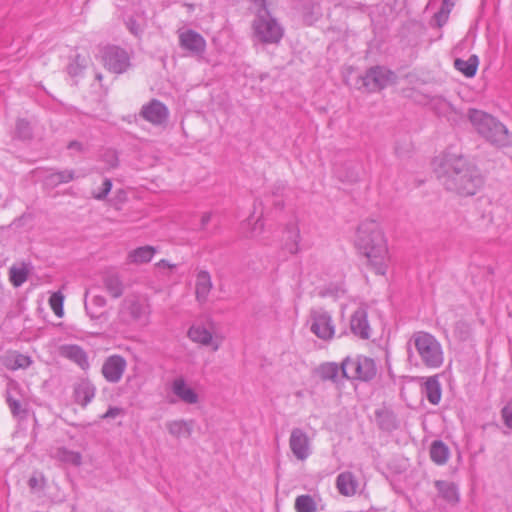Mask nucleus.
I'll return each mask as SVG.
<instances>
[{
  "label": "nucleus",
  "instance_id": "nucleus-14",
  "mask_svg": "<svg viewBox=\"0 0 512 512\" xmlns=\"http://www.w3.org/2000/svg\"><path fill=\"white\" fill-rule=\"evenodd\" d=\"M127 367V362L120 355L109 356L102 365V375L110 383H118Z\"/></svg>",
  "mask_w": 512,
  "mask_h": 512
},
{
  "label": "nucleus",
  "instance_id": "nucleus-53",
  "mask_svg": "<svg viewBox=\"0 0 512 512\" xmlns=\"http://www.w3.org/2000/svg\"><path fill=\"white\" fill-rule=\"evenodd\" d=\"M158 267H165V268H169V269H173L176 267L175 264H171L169 263L167 260L165 259H162L160 260L157 264H156Z\"/></svg>",
  "mask_w": 512,
  "mask_h": 512
},
{
  "label": "nucleus",
  "instance_id": "nucleus-50",
  "mask_svg": "<svg viewBox=\"0 0 512 512\" xmlns=\"http://www.w3.org/2000/svg\"><path fill=\"white\" fill-rule=\"evenodd\" d=\"M27 219H31V215L30 214H23L20 217L16 218L13 221L12 225H14L17 228L22 227L24 225L25 220H27Z\"/></svg>",
  "mask_w": 512,
  "mask_h": 512
},
{
  "label": "nucleus",
  "instance_id": "nucleus-10",
  "mask_svg": "<svg viewBox=\"0 0 512 512\" xmlns=\"http://www.w3.org/2000/svg\"><path fill=\"white\" fill-rule=\"evenodd\" d=\"M393 73L383 67L376 66L370 68L364 76L360 77L361 85L369 92H375L383 89L390 82Z\"/></svg>",
  "mask_w": 512,
  "mask_h": 512
},
{
  "label": "nucleus",
  "instance_id": "nucleus-15",
  "mask_svg": "<svg viewBox=\"0 0 512 512\" xmlns=\"http://www.w3.org/2000/svg\"><path fill=\"white\" fill-rule=\"evenodd\" d=\"M289 446L298 460H305L310 455V442L307 434L300 428H294L289 438Z\"/></svg>",
  "mask_w": 512,
  "mask_h": 512
},
{
  "label": "nucleus",
  "instance_id": "nucleus-32",
  "mask_svg": "<svg viewBox=\"0 0 512 512\" xmlns=\"http://www.w3.org/2000/svg\"><path fill=\"white\" fill-rule=\"evenodd\" d=\"M479 65V59L476 55H471L467 60L455 59L454 67L466 77H473Z\"/></svg>",
  "mask_w": 512,
  "mask_h": 512
},
{
  "label": "nucleus",
  "instance_id": "nucleus-29",
  "mask_svg": "<svg viewBox=\"0 0 512 512\" xmlns=\"http://www.w3.org/2000/svg\"><path fill=\"white\" fill-rule=\"evenodd\" d=\"M318 375L322 380H329L333 383H338L340 379L343 377L341 376V364L338 365L334 362H327L321 364L317 369Z\"/></svg>",
  "mask_w": 512,
  "mask_h": 512
},
{
  "label": "nucleus",
  "instance_id": "nucleus-46",
  "mask_svg": "<svg viewBox=\"0 0 512 512\" xmlns=\"http://www.w3.org/2000/svg\"><path fill=\"white\" fill-rule=\"evenodd\" d=\"M124 414V410L120 407L110 406L108 410L100 416L101 419H113Z\"/></svg>",
  "mask_w": 512,
  "mask_h": 512
},
{
  "label": "nucleus",
  "instance_id": "nucleus-23",
  "mask_svg": "<svg viewBox=\"0 0 512 512\" xmlns=\"http://www.w3.org/2000/svg\"><path fill=\"white\" fill-rule=\"evenodd\" d=\"M188 337L196 343L204 346L212 345L213 351H217L220 344L213 341V336L209 330L202 326H192L188 330Z\"/></svg>",
  "mask_w": 512,
  "mask_h": 512
},
{
  "label": "nucleus",
  "instance_id": "nucleus-26",
  "mask_svg": "<svg viewBox=\"0 0 512 512\" xmlns=\"http://www.w3.org/2000/svg\"><path fill=\"white\" fill-rule=\"evenodd\" d=\"M422 392L431 404H439L441 400L442 390L438 377H428L422 386Z\"/></svg>",
  "mask_w": 512,
  "mask_h": 512
},
{
  "label": "nucleus",
  "instance_id": "nucleus-20",
  "mask_svg": "<svg viewBox=\"0 0 512 512\" xmlns=\"http://www.w3.org/2000/svg\"><path fill=\"white\" fill-rule=\"evenodd\" d=\"M31 357L23 355L17 351H11L1 357L2 365L8 370L15 371L26 369L32 364Z\"/></svg>",
  "mask_w": 512,
  "mask_h": 512
},
{
  "label": "nucleus",
  "instance_id": "nucleus-34",
  "mask_svg": "<svg viewBox=\"0 0 512 512\" xmlns=\"http://www.w3.org/2000/svg\"><path fill=\"white\" fill-rule=\"evenodd\" d=\"M106 299L101 295H94L90 300L85 301V309L92 319H98L103 315Z\"/></svg>",
  "mask_w": 512,
  "mask_h": 512
},
{
  "label": "nucleus",
  "instance_id": "nucleus-52",
  "mask_svg": "<svg viewBox=\"0 0 512 512\" xmlns=\"http://www.w3.org/2000/svg\"><path fill=\"white\" fill-rule=\"evenodd\" d=\"M211 220V213H204L201 217V229H205Z\"/></svg>",
  "mask_w": 512,
  "mask_h": 512
},
{
  "label": "nucleus",
  "instance_id": "nucleus-8",
  "mask_svg": "<svg viewBox=\"0 0 512 512\" xmlns=\"http://www.w3.org/2000/svg\"><path fill=\"white\" fill-rule=\"evenodd\" d=\"M121 315L122 317L128 316L133 322L141 326H147L151 315L150 303L145 298H127L123 301Z\"/></svg>",
  "mask_w": 512,
  "mask_h": 512
},
{
  "label": "nucleus",
  "instance_id": "nucleus-31",
  "mask_svg": "<svg viewBox=\"0 0 512 512\" xmlns=\"http://www.w3.org/2000/svg\"><path fill=\"white\" fill-rule=\"evenodd\" d=\"M156 253V249L153 246H142L132 250L128 254V259L131 263L142 264L148 263Z\"/></svg>",
  "mask_w": 512,
  "mask_h": 512
},
{
  "label": "nucleus",
  "instance_id": "nucleus-49",
  "mask_svg": "<svg viewBox=\"0 0 512 512\" xmlns=\"http://www.w3.org/2000/svg\"><path fill=\"white\" fill-rule=\"evenodd\" d=\"M285 188H286V185L284 182H277L273 185L272 194L275 196L282 195Z\"/></svg>",
  "mask_w": 512,
  "mask_h": 512
},
{
  "label": "nucleus",
  "instance_id": "nucleus-51",
  "mask_svg": "<svg viewBox=\"0 0 512 512\" xmlns=\"http://www.w3.org/2000/svg\"><path fill=\"white\" fill-rule=\"evenodd\" d=\"M67 148L70 150H77L79 152L83 151L82 143L76 140L70 141L67 145Z\"/></svg>",
  "mask_w": 512,
  "mask_h": 512
},
{
  "label": "nucleus",
  "instance_id": "nucleus-48",
  "mask_svg": "<svg viewBox=\"0 0 512 512\" xmlns=\"http://www.w3.org/2000/svg\"><path fill=\"white\" fill-rule=\"evenodd\" d=\"M127 27L129 31L134 34L135 36H138L142 33L143 29L140 24L137 23V21L133 18H130L127 21Z\"/></svg>",
  "mask_w": 512,
  "mask_h": 512
},
{
  "label": "nucleus",
  "instance_id": "nucleus-39",
  "mask_svg": "<svg viewBox=\"0 0 512 512\" xmlns=\"http://www.w3.org/2000/svg\"><path fill=\"white\" fill-rule=\"evenodd\" d=\"M85 59L77 54L71 63L67 66V71L71 76H78L85 68Z\"/></svg>",
  "mask_w": 512,
  "mask_h": 512
},
{
  "label": "nucleus",
  "instance_id": "nucleus-18",
  "mask_svg": "<svg viewBox=\"0 0 512 512\" xmlns=\"http://www.w3.org/2000/svg\"><path fill=\"white\" fill-rule=\"evenodd\" d=\"M171 389L181 401L186 404H196L199 400L198 394L187 385L183 377H177L171 384Z\"/></svg>",
  "mask_w": 512,
  "mask_h": 512
},
{
  "label": "nucleus",
  "instance_id": "nucleus-47",
  "mask_svg": "<svg viewBox=\"0 0 512 512\" xmlns=\"http://www.w3.org/2000/svg\"><path fill=\"white\" fill-rule=\"evenodd\" d=\"M263 228H264L263 221L260 218H257L256 220H254L253 226L251 227L248 234L250 237H256L262 233Z\"/></svg>",
  "mask_w": 512,
  "mask_h": 512
},
{
  "label": "nucleus",
  "instance_id": "nucleus-58",
  "mask_svg": "<svg viewBox=\"0 0 512 512\" xmlns=\"http://www.w3.org/2000/svg\"><path fill=\"white\" fill-rule=\"evenodd\" d=\"M252 220H254V218H253V217H250V218L248 219V225H250V224H251V221H252Z\"/></svg>",
  "mask_w": 512,
  "mask_h": 512
},
{
  "label": "nucleus",
  "instance_id": "nucleus-17",
  "mask_svg": "<svg viewBox=\"0 0 512 512\" xmlns=\"http://www.w3.org/2000/svg\"><path fill=\"white\" fill-rule=\"evenodd\" d=\"M59 355L64 357L75 364H77L82 370H88L90 367L88 361V355L85 350L79 345L75 344H64L58 348Z\"/></svg>",
  "mask_w": 512,
  "mask_h": 512
},
{
  "label": "nucleus",
  "instance_id": "nucleus-37",
  "mask_svg": "<svg viewBox=\"0 0 512 512\" xmlns=\"http://www.w3.org/2000/svg\"><path fill=\"white\" fill-rule=\"evenodd\" d=\"M295 510L297 512H316L317 504L310 495H299L295 499Z\"/></svg>",
  "mask_w": 512,
  "mask_h": 512
},
{
  "label": "nucleus",
  "instance_id": "nucleus-55",
  "mask_svg": "<svg viewBox=\"0 0 512 512\" xmlns=\"http://www.w3.org/2000/svg\"><path fill=\"white\" fill-rule=\"evenodd\" d=\"M273 205L275 206L276 209L281 210L284 207V202L283 200H276L274 201Z\"/></svg>",
  "mask_w": 512,
  "mask_h": 512
},
{
  "label": "nucleus",
  "instance_id": "nucleus-56",
  "mask_svg": "<svg viewBox=\"0 0 512 512\" xmlns=\"http://www.w3.org/2000/svg\"><path fill=\"white\" fill-rule=\"evenodd\" d=\"M440 104H441V106H442L444 109H446V108H447V109H448V108H450V104H449V103H447V102H445V101H442Z\"/></svg>",
  "mask_w": 512,
  "mask_h": 512
},
{
  "label": "nucleus",
  "instance_id": "nucleus-13",
  "mask_svg": "<svg viewBox=\"0 0 512 512\" xmlns=\"http://www.w3.org/2000/svg\"><path fill=\"white\" fill-rule=\"evenodd\" d=\"M73 401L82 408H86L95 398L96 387L88 378L77 379L72 386Z\"/></svg>",
  "mask_w": 512,
  "mask_h": 512
},
{
  "label": "nucleus",
  "instance_id": "nucleus-12",
  "mask_svg": "<svg viewBox=\"0 0 512 512\" xmlns=\"http://www.w3.org/2000/svg\"><path fill=\"white\" fill-rule=\"evenodd\" d=\"M140 115L149 123L155 126H160L167 122L169 110L161 101L152 99L150 102L142 106Z\"/></svg>",
  "mask_w": 512,
  "mask_h": 512
},
{
  "label": "nucleus",
  "instance_id": "nucleus-9",
  "mask_svg": "<svg viewBox=\"0 0 512 512\" xmlns=\"http://www.w3.org/2000/svg\"><path fill=\"white\" fill-rule=\"evenodd\" d=\"M310 321V330L319 339L329 341L334 337L335 325L329 312L324 309H312Z\"/></svg>",
  "mask_w": 512,
  "mask_h": 512
},
{
  "label": "nucleus",
  "instance_id": "nucleus-2",
  "mask_svg": "<svg viewBox=\"0 0 512 512\" xmlns=\"http://www.w3.org/2000/svg\"><path fill=\"white\" fill-rule=\"evenodd\" d=\"M356 246L367 258L368 266L378 275H385L390 264L387 242L380 225L374 220L361 222Z\"/></svg>",
  "mask_w": 512,
  "mask_h": 512
},
{
  "label": "nucleus",
  "instance_id": "nucleus-44",
  "mask_svg": "<svg viewBox=\"0 0 512 512\" xmlns=\"http://www.w3.org/2000/svg\"><path fill=\"white\" fill-rule=\"evenodd\" d=\"M103 160L107 163L109 168H115L118 166V156L114 150H107L103 154Z\"/></svg>",
  "mask_w": 512,
  "mask_h": 512
},
{
  "label": "nucleus",
  "instance_id": "nucleus-22",
  "mask_svg": "<svg viewBox=\"0 0 512 512\" xmlns=\"http://www.w3.org/2000/svg\"><path fill=\"white\" fill-rule=\"evenodd\" d=\"M336 487L341 495L351 497L357 492L358 482L351 472H342L336 478Z\"/></svg>",
  "mask_w": 512,
  "mask_h": 512
},
{
  "label": "nucleus",
  "instance_id": "nucleus-16",
  "mask_svg": "<svg viewBox=\"0 0 512 512\" xmlns=\"http://www.w3.org/2000/svg\"><path fill=\"white\" fill-rule=\"evenodd\" d=\"M350 330L360 339H369L371 336V327L368 321V314L365 308H358L353 312L350 318Z\"/></svg>",
  "mask_w": 512,
  "mask_h": 512
},
{
  "label": "nucleus",
  "instance_id": "nucleus-41",
  "mask_svg": "<svg viewBox=\"0 0 512 512\" xmlns=\"http://www.w3.org/2000/svg\"><path fill=\"white\" fill-rule=\"evenodd\" d=\"M63 299L60 292L53 293L49 299L50 307L58 317L63 315Z\"/></svg>",
  "mask_w": 512,
  "mask_h": 512
},
{
  "label": "nucleus",
  "instance_id": "nucleus-38",
  "mask_svg": "<svg viewBox=\"0 0 512 512\" xmlns=\"http://www.w3.org/2000/svg\"><path fill=\"white\" fill-rule=\"evenodd\" d=\"M6 402L13 416L24 417L26 415V410L22 407L21 401L13 398L9 392H7Z\"/></svg>",
  "mask_w": 512,
  "mask_h": 512
},
{
  "label": "nucleus",
  "instance_id": "nucleus-19",
  "mask_svg": "<svg viewBox=\"0 0 512 512\" xmlns=\"http://www.w3.org/2000/svg\"><path fill=\"white\" fill-rule=\"evenodd\" d=\"M213 288L211 276L208 271L201 270L197 273L195 283L196 300L203 304L208 300V296Z\"/></svg>",
  "mask_w": 512,
  "mask_h": 512
},
{
  "label": "nucleus",
  "instance_id": "nucleus-33",
  "mask_svg": "<svg viewBox=\"0 0 512 512\" xmlns=\"http://www.w3.org/2000/svg\"><path fill=\"white\" fill-rule=\"evenodd\" d=\"M76 178L74 170L66 169L62 171H54L49 173L45 177V181L48 185L56 187L60 184H66L73 181Z\"/></svg>",
  "mask_w": 512,
  "mask_h": 512
},
{
  "label": "nucleus",
  "instance_id": "nucleus-57",
  "mask_svg": "<svg viewBox=\"0 0 512 512\" xmlns=\"http://www.w3.org/2000/svg\"><path fill=\"white\" fill-rule=\"evenodd\" d=\"M96 79L98 81H101L102 80V74H100V73L96 74Z\"/></svg>",
  "mask_w": 512,
  "mask_h": 512
},
{
  "label": "nucleus",
  "instance_id": "nucleus-30",
  "mask_svg": "<svg viewBox=\"0 0 512 512\" xmlns=\"http://www.w3.org/2000/svg\"><path fill=\"white\" fill-rule=\"evenodd\" d=\"M430 458L437 465H444L449 458V448L441 440H435L430 446Z\"/></svg>",
  "mask_w": 512,
  "mask_h": 512
},
{
  "label": "nucleus",
  "instance_id": "nucleus-1",
  "mask_svg": "<svg viewBox=\"0 0 512 512\" xmlns=\"http://www.w3.org/2000/svg\"><path fill=\"white\" fill-rule=\"evenodd\" d=\"M435 172L448 191L461 196L475 195L484 184V178L477 167L461 154L445 153Z\"/></svg>",
  "mask_w": 512,
  "mask_h": 512
},
{
  "label": "nucleus",
  "instance_id": "nucleus-25",
  "mask_svg": "<svg viewBox=\"0 0 512 512\" xmlns=\"http://www.w3.org/2000/svg\"><path fill=\"white\" fill-rule=\"evenodd\" d=\"M285 235V249L291 254H296L299 251V242L301 239L297 221L293 220L286 225Z\"/></svg>",
  "mask_w": 512,
  "mask_h": 512
},
{
  "label": "nucleus",
  "instance_id": "nucleus-7",
  "mask_svg": "<svg viewBox=\"0 0 512 512\" xmlns=\"http://www.w3.org/2000/svg\"><path fill=\"white\" fill-rule=\"evenodd\" d=\"M104 67L115 74H123L131 67V56L122 47L106 45L100 50Z\"/></svg>",
  "mask_w": 512,
  "mask_h": 512
},
{
  "label": "nucleus",
  "instance_id": "nucleus-54",
  "mask_svg": "<svg viewBox=\"0 0 512 512\" xmlns=\"http://www.w3.org/2000/svg\"><path fill=\"white\" fill-rule=\"evenodd\" d=\"M28 485H29V487H30V488H32V489L37 488V487H38V485H39V480H38V478H37V477H35V476H32V477L29 479V481H28Z\"/></svg>",
  "mask_w": 512,
  "mask_h": 512
},
{
  "label": "nucleus",
  "instance_id": "nucleus-24",
  "mask_svg": "<svg viewBox=\"0 0 512 512\" xmlns=\"http://www.w3.org/2000/svg\"><path fill=\"white\" fill-rule=\"evenodd\" d=\"M169 434L175 438H189L192 435L194 421L193 420H172L165 424Z\"/></svg>",
  "mask_w": 512,
  "mask_h": 512
},
{
  "label": "nucleus",
  "instance_id": "nucleus-28",
  "mask_svg": "<svg viewBox=\"0 0 512 512\" xmlns=\"http://www.w3.org/2000/svg\"><path fill=\"white\" fill-rule=\"evenodd\" d=\"M106 291L113 297L119 298L124 292V285L116 273H105L102 277Z\"/></svg>",
  "mask_w": 512,
  "mask_h": 512
},
{
  "label": "nucleus",
  "instance_id": "nucleus-36",
  "mask_svg": "<svg viewBox=\"0 0 512 512\" xmlns=\"http://www.w3.org/2000/svg\"><path fill=\"white\" fill-rule=\"evenodd\" d=\"M28 269L25 265L21 267L12 266L9 269V279L15 287H20L28 278Z\"/></svg>",
  "mask_w": 512,
  "mask_h": 512
},
{
  "label": "nucleus",
  "instance_id": "nucleus-6",
  "mask_svg": "<svg viewBox=\"0 0 512 512\" xmlns=\"http://www.w3.org/2000/svg\"><path fill=\"white\" fill-rule=\"evenodd\" d=\"M375 361L364 355L347 356L341 362V376L350 381L369 382L375 378Z\"/></svg>",
  "mask_w": 512,
  "mask_h": 512
},
{
  "label": "nucleus",
  "instance_id": "nucleus-21",
  "mask_svg": "<svg viewBox=\"0 0 512 512\" xmlns=\"http://www.w3.org/2000/svg\"><path fill=\"white\" fill-rule=\"evenodd\" d=\"M375 420L377 426L382 431L392 432L399 427V422L395 413L386 407L375 411Z\"/></svg>",
  "mask_w": 512,
  "mask_h": 512
},
{
  "label": "nucleus",
  "instance_id": "nucleus-27",
  "mask_svg": "<svg viewBox=\"0 0 512 512\" xmlns=\"http://www.w3.org/2000/svg\"><path fill=\"white\" fill-rule=\"evenodd\" d=\"M435 487L439 495L449 504L455 505L459 502V491L458 487L449 481L437 480L435 481Z\"/></svg>",
  "mask_w": 512,
  "mask_h": 512
},
{
  "label": "nucleus",
  "instance_id": "nucleus-45",
  "mask_svg": "<svg viewBox=\"0 0 512 512\" xmlns=\"http://www.w3.org/2000/svg\"><path fill=\"white\" fill-rule=\"evenodd\" d=\"M502 417L507 427L512 428V401L502 409Z\"/></svg>",
  "mask_w": 512,
  "mask_h": 512
},
{
  "label": "nucleus",
  "instance_id": "nucleus-5",
  "mask_svg": "<svg viewBox=\"0 0 512 512\" xmlns=\"http://www.w3.org/2000/svg\"><path fill=\"white\" fill-rule=\"evenodd\" d=\"M261 7L255 20L253 21V30L257 39L262 43L277 44L283 37V28L273 18L267 7L266 0H254Z\"/></svg>",
  "mask_w": 512,
  "mask_h": 512
},
{
  "label": "nucleus",
  "instance_id": "nucleus-42",
  "mask_svg": "<svg viewBox=\"0 0 512 512\" xmlns=\"http://www.w3.org/2000/svg\"><path fill=\"white\" fill-rule=\"evenodd\" d=\"M449 13L450 8L448 7L447 1H444L441 9L434 15L438 27H442L447 22Z\"/></svg>",
  "mask_w": 512,
  "mask_h": 512
},
{
  "label": "nucleus",
  "instance_id": "nucleus-35",
  "mask_svg": "<svg viewBox=\"0 0 512 512\" xmlns=\"http://www.w3.org/2000/svg\"><path fill=\"white\" fill-rule=\"evenodd\" d=\"M55 457L66 464L78 467L82 463V456L79 452L69 450L65 447L58 448Z\"/></svg>",
  "mask_w": 512,
  "mask_h": 512
},
{
  "label": "nucleus",
  "instance_id": "nucleus-40",
  "mask_svg": "<svg viewBox=\"0 0 512 512\" xmlns=\"http://www.w3.org/2000/svg\"><path fill=\"white\" fill-rule=\"evenodd\" d=\"M16 134L23 140L30 139L32 137V129L29 122L19 119L16 123Z\"/></svg>",
  "mask_w": 512,
  "mask_h": 512
},
{
  "label": "nucleus",
  "instance_id": "nucleus-43",
  "mask_svg": "<svg viewBox=\"0 0 512 512\" xmlns=\"http://www.w3.org/2000/svg\"><path fill=\"white\" fill-rule=\"evenodd\" d=\"M111 188L112 182L109 178H106L102 183L101 189L98 192L93 193V197L97 200H103L107 197V195L111 191Z\"/></svg>",
  "mask_w": 512,
  "mask_h": 512
},
{
  "label": "nucleus",
  "instance_id": "nucleus-4",
  "mask_svg": "<svg viewBox=\"0 0 512 512\" xmlns=\"http://www.w3.org/2000/svg\"><path fill=\"white\" fill-rule=\"evenodd\" d=\"M422 364L427 368H439L444 362V353L440 342L430 333L415 332L411 338Z\"/></svg>",
  "mask_w": 512,
  "mask_h": 512
},
{
  "label": "nucleus",
  "instance_id": "nucleus-3",
  "mask_svg": "<svg viewBox=\"0 0 512 512\" xmlns=\"http://www.w3.org/2000/svg\"><path fill=\"white\" fill-rule=\"evenodd\" d=\"M468 118L476 131L488 142L499 147L512 145L508 129L492 115L478 109H469Z\"/></svg>",
  "mask_w": 512,
  "mask_h": 512
},
{
  "label": "nucleus",
  "instance_id": "nucleus-11",
  "mask_svg": "<svg viewBox=\"0 0 512 512\" xmlns=\"http://www.w3.org/2000/svg\"><path fill=\"white\" fill-rule=\"evenodd\" d=\"M179 45L193 55H201L206 49L204 37L192 29L178 30Z\"/></svg>",
  "mask_w": 512,
  "mask_h": 512
}]
</instances>
